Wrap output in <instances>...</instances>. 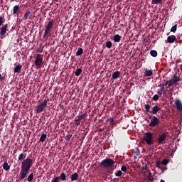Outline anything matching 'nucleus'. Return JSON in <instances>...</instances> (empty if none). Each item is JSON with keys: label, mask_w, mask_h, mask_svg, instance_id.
<instances>
[{"label": "nucleus", "mask_w": 182, "mask_h": 182, "mask_svg": "<svg viewBox=\"0 0 182 182\" xmlns=\"http://www.w3.org/2000/svg\"><path fill=\"white\" fill-rule=\"evenodd\" d=\"M119 2L122 1V0H118Z\"/></svg>", "instance_id": "6e6d98bb"}, {"label": "nucleus", "mask_w": 182, "mask_h": 182, "mask_svg": "<svg viewBox=\"0 0 182 182\" xmlns=\"http://www.w3.org/2000/svg\"><path fill=\"white\" fill-rule=\"evenodd\" d=\"M16 151H17V150H16V149H15V150L14 151V153H16Z\"/></svg>", "instance_id": "603ef678"}, {"label": "nucleus", "mask_w": 182, "mask_h": 182, "mask_svg": "<svg viewBox=\"0 0 182 182\" xmlns=\"http://www.w3.org/2000/svg\"><path fill=\"white\" fill-rule=\"evenodd\" d=\"M120 74H121V73L119 71L114 72L112 73V79L116 80V79L119 78V77H120Z\"/></svg>", "instance_id": "4be33fe9"}, {"label": "nucleus", "mask_w": 182, "mask_h": 182, "mask_svg": "<svg viewBox=\"0 0 182 182\" xmlns=\"http://www.w3.org/2000/svg\"><path fill=\"white\" fill-rule=\"evenodd\" d=\"M181 70L182 71V64H181Z\"/></svg>", "instance_id": "864d4df0"}, {"label": "nucleus", "mask_w": 182, "mask_h": 182, "mask_svg": "<svg viewBox=\"0 0 182 182\" xmlns=\"http://www.w3.org/2000/svg\"><path fill=\"white\" fill-rule=\"evenodd\" d=\"M144 141L146 142V144L151 146L154 143V136L151 132H146L144 134L143 137Z\"/></svg>", "instance_id": "20e7f679"}, {"label": "nucleus", "mask_w": 182, "mask_h": 182, "mask_svg": "<svg viewBox=\"0 0 182 182\" xmlns=\"http://www.w3.org/2000/svg\"><path fill=\"white\" fill-rule=\"evenodd\" d=\"M176 29H177V25H174L171 29V31L173 32V33H175L176 31Z\"/></svg>", "instance_id": "e433bc0d"}, {"label": "nucleus", "mask_w": 182, "mask_h": 182, "mask_svg": "<svg viewBox=\"0 0 182 182\" xmlns=\"http://www.w3.org/2000/svg\"><path fill=\"white\" fill-rule=\"evenodd\" d=\"M176 38L175 36L172 35L167 38V43H173L176 41Z\"/></svg>", "instance_id": "6ab92c4d"}, {"label": "nucleus", "mask_w": 182, "mask_h": 182, "mask_svg": "<svg viewBox=\"0 0 182 182\" xmlns=\"http://www.w3.org/2000/svg\"><path fill=\"white\" fill-rule=\"evenodd\" d=\"M166 134L165 133L161 134L157 139L158 144H164V141L166 140Z\"/></svg>", "instance_id": "ddd939ff"}, {"label": "nucleus", "mask_w": 182, "mask_h": 182, "mask_svg": "<svg viewBox=\"0 0 182 182\" xmlns=\"http://www.w3.org/2000/svg\"><path fill=\"white\" fill-rule=\"evenodd\" d=\"M113 40L116 43H119L120 40H122V36H120L119 34H117L114 36Z\"/></svg>", "instance_id": "b1692460"}, {"label": "nucleus", "mask_w": 182, "mask_h": 182, "mask_svg": "<svg viewBox=\"0 0 182 182\" xmlns=\"http://www.w3.org/2000/svg\"><path fill=\"white\" fill-rule=\"evenodd\" d=\"M164 90V87L163 86V87H161V92H163Z\"/></svg>", "instance_id": "de8ad7c7"}, {"label": "nucleus", "mask_w": 182, "mask_h": 182, "mask_svg": "<svg viewBox=\"0 0 182 182\" xmlns=\"http://www.w3.org/2000/svg\"><path fill=\"white\" fill-rule=\"evenodd\" d=\"M29 170L28 169H24L23 168H21V172H20V177H19V181H23L24 180L26 176L28 173H29Z\"/></svg>", "instance_id": "9b49d317"}, {"label": "nucleus", "mask_w": 182, "mask_h": 182, "mask_svg": "<svg viewBox=\"0 0 182 182\" xmlns=\"http://www.w3.org/2000/svg\"><path fill=\"white\" fill-rule=\"evenodd\" d=\"M148 180L149 181H153L154 180L153 175L151 174V172H149V173L148 175Z\"/></svg>", "instance_id": "2f4dec72"}, {"label": "nucleus", "mask_w": 182, "mask_h": 182, "mask_svg": "<svg viewBox=\"0 0 182 182\" xmlns=\"http://www.w3.org/2000/svg\"><path fill=\"white\" fill-rule=\"evenodd\" d=\"M153 100L156 101L159 100V96L157 95H154Z\"/></svg>", "instance_id": "79ce46f5"}, {"label": "nucleus", "mask_w": 182, "mask_h": 182, "mask_svg": "<svg viewBox=\"0 0 182 182\" xmlns=\"http://www.w3.org/2000/svg\"><path fill=\"white\" fill-rule=\"evenodd\" d=\"M111 125L112 127H114L116 126V122H114Z\"/></svg>", "instance_id": "49530a36"}, {"label": "nucleus", "mask_w": 182, "mask_h": 182, "mask_svg": "<svg viewBox=\"0 0 182 182\" xmlns=\"http://www.w3.org/2000/svg\"><path fill=\"white\" fill-rule=\"evenodd\" d=\"M20 10H21V8L18 5L14 6L12 9L13 15H16L17 17H18L20 14Z\"/></svg>", "instance_id": "4468645a"}, {"label": "nucleus", "mask_w": 182, "mask_h": 182, "mask_svg": "<svg viewBox=\"0 0 182 182\" xmlns=\"http://www.w3.org/2000/svg\"><path fill=\"white\" fill-rule=\"evenodd\" d=\"M84 50L81 48L78 49V50L76 52V55L80 56L83 54Z\"/></svg>", "instance_id": "bb28decb"}, {"label": "nucleus", "mask_w": 182, "mask_h": 182, "mask_svg": "<svg viewBox=\"0 0 182 182\" xmlns=\"http://www.w3.org/2000/svg\"><path fill=\"white\" fill-rule=\"evenodd\" d=\"M4 80H5V78L2 77L1 74H0V81H3Z\"/></svg>", "instance_id": "a18cd8bd"}, {"label": "nucleus", "mask_w": 182, "mask_h": 182, "mask_svg": "<svg viewBox=\"0 0 182 182\" xmlns=\"http://www.w3.org/2000/svg\"><path fill=\"white\" fill-rule=\"evenodd\" d=\"M32 17V13L31 11H27L25 13L23 20L26 21L28 18H31Z\"/></svg>", "instance_id": "f3484780"}, {"label": "nucleus", "mask_w": 182, "mask_h": 182, "mask_svg": "<svg viewBox=\"0 0 182 182\" xmlns=\"http://www.w3.org/2000/svg\"><path fill=\"white\" fill-rule=\"evenodd\" d=\"M137 156H136V155H135V156H134V160H136Z\"/></svg>", "instance_id": "09e8293b"}, {"label": "nucleus", "mask_w": 182, "mask_h": 182, "mask_svg": "<svg viewBox=\"0 0 182 182\" xmlns=\"http://www.w3.org/2000/svg\"><path fill=\"white\" fill-rule=\"evenodd\" d=\"M43 63V57L41 54H37L36 59H35V66L36 67V69H39Z\"/></svg>", "instance_id": "0eeeda50"}, {"label": "nucleus", "mask_w": 182, "mask_h": 182, "mask_svg": "<svg viewBox=\"0 0 182 182\" xmlns=\"http://www.w3.org/2000/svg\"><path fill=\"white\" fill-rule=\"evenodd\" d=\"M180 80L179 77H178L176 74L172 77V78L166 81V84L164 86H166L167 88L170 87L171 86L173 85L176 82Z\"/></svg>", "instance_id": "423d86ee"}, {"label": "nucleus", "mask_w": 182, "mask_h": 182, "mask_svg": "<svg viewBox=\"0 0 182 182\" xmlns=\"http://www.w3.org/2000/svg\"><path fill=\"white\" fill-rule=\"evenodd\" d=\"M82 68H78V69L76 70V71L75 73V75L76 76H80L82 74Z\"/></svg>", "instance_id": "cd10ccee"}, {"label": "nucleus", "mask_w": 182, "mask_h": 182, "mask_svg": "<svg viewBox=\"0 0 182 182\" xmlns=\"http://www.w3.org/2000/svg\"><path fill=\"white\" fill-rule=\"evenodd\" d=\"M121 170L122 171H127V167H126V166H122Z\"/></svg>", "instance_id": "ea45409f"}, {"label": "nucleus", "mask_w": 182, "mask_h": 182, "mask_svg": "<svg viewBox=\"0 0 182 182\" xmlns=\"http://www.w3.org/2000/svg\"><path fill=\"white\" fill-rule=\"evenodd\" d=\"M33 164V159L29 157H27L26 159L23 160L21 163V168H24L26 170H29L32 167Z\"/></svg>", "instance_id": "7ed1b4c3"}, {"label": "nucleus", "mask_w": 182, "mask_h": 182, "mask_svg": "<svg viewBox=\"0 0 182 182\" xmlns=\"http://www.w3.org/2000/svg\"><path fill=\"white\" fill-rule=\"evenodd\" d=\"M148 182H150V181H148Z\"/></svg>", "instance_id": "4d7b16f0"}, {"label": "nucleus", "mask_w": 182, "mask_h": 182, "mask_svg": "<svg viewBox=\"0 0 182 182\" xmlns=\"http://www.w3.org/2000/svg\"><path fill=\"white\" fill-rule=\"evenodd\" d=\"M147 170V165L141 167V171H146Z\"/></svg>", "instance_id": "a19ab883"}, {"label": "nucleus", "mask_w": 182, "mask_h": 182, "mask_svg": "<svg viewBox=\"0 0 182 182\" xmlns=\"http://www.w3.org/2000/svg\"><path fill=\"white\" fill-rule=\"evenodd\" d=\"M27 154L21 153L18 155V161H21L22 160H25Z\"/></svg>", "instance_id": "412c9836"}, {"label": "nucleus", "mask_w": 182, "mask_h": 182, "mask_svg": "<svg viewBox=\"0 0 182 182\" xmlns=\"http://www.w3.org/2000/svg\"><path fill=\"white\" fill-rule=\"evenodd\" d=\"M22 65H21V64H18L14 68V72L15 73H20L22 70Z\"/></svg>", "instance_id": "a211bd4d"}, {"label": "nucleus", "mask_w": 182, "mask_h": 182, "mask_svg": "<svg viewBox=\"0 0 182 182\" xmlns=\"http://www.w3.org/2000/svg\"><path fill=\"white\" fill-rule=\"evenodd\" d=\"M2 167L5 171H8V170H10L11 166L9 165L8 162H4L2 165Z\"/></svg>", "instance_id": "5701e85b"}, {"label": "nucleus", "mask_w": 182, "mask_h": 182, "mask_svg": "<svg viewBox=\"0 0 182 182\" xmlns=\"http://www.w3.org/2000/svg\"><path fill=\"white\" fill-rule=\"evenodd\" d=\"M175 105H176L177 109L179 111L182 112V104H181V101L179 100H177L176 101Z\"/></svg>", "instance_id": "aec40b11"}, {"label": "nucleus", "mask_w": 182, "mask_h": 182, "mask_svg": "<svg viewBox=\"0 0 182 182\" xmlns=\"http://www.w3.org/2000/svg\"><path fill=\"white\" fill-rule=\"evenodd\" d=\"M100 132H103V129H100Z\"/></svg>", "instance_id": "5fc2aeb1"}, {"label": "nucleus", "mask_w": 182, "mask_h": 182, "mask_svg": "<svg viewBox=\"0 0 182 182\" xmlns=\"http://www.w3.org/2000/svg\"><path fill=\"white\" fill-rule=\"evenodd\" d=\"M73 137V134H68V135H66L65 136V140H66L67 141H70V139H72Z\"/></svg>", "instance_id": "c756f323"}, {"label": "nucleus", "mask_w": 182, "mask_h": 182, "mask_svg": "<svg viewBox=\"0 0 182 182\" xmlns=\"http://www.w3.org/2000/svg\"><path fill=\"white\" fill-rule=\"evenodd\" d=\"M163 0H152L151 4H161Z\"/></svg>", "instance_id": "7c9ffc66"}, {"label": "nucleus", "mask_w": 182, "mask_h": 182, "mask_svg": "<svg viewBox=\"0 0 182 182\" xmlns=\"http://www.w3.org/2000/svg\"><path fill=\"white\" fill-rule=\"evenodd\" d=\"M144 75L146 77H150V76L153 75V71H151V70H146L145 73H144Z\"/></svg>", "instance_id": "a878e982"}, {"label": "nucleus", "mask_w": 182, "mask_h": 182, "mask_svg": "<svg viewBox=\"0 0 182 182\" xmlns=\"http://www.w3.org/2000/svg\"><path fill=\"white\" fill-rule=\"evenodd\" d=\"M135 156H140V149L138 147L136 148V151L134 152Z\"/></svg>", "instance_id": "f704fd0d"}, {"label": "nucleus", "mask_w": 182, "mask_h": 182, "mask_svg": "<svg viewBox=\"0 0 182 182\" xmlns=\"http://www.w3.org/2000/svg\"><path fill=\"white\" fill-rule=\"evenodd\" d=\"M5 19L4 17L0 16V36L1 38H4L5 37H6V34H7V31H9L8 27L9 25L8 24H5L4 25V23H5Z\"/></svg>", "instance_id": "f257e3e1"}, {"label": "nucleus", "mask_w": 182, "mask_h": 182, "mask_svg": "<svg viewBox=\"0 0 182 182\" xmlns=\"http://www.w3.org/2000/svg\"><path fill=\"white\" fill-rule=\"evenodd\" d=\"M58 177V179L60 180L61 181H67L68 176L66 175L65 173L62 172L60 175Z\"/></svg>", "instance_id": "dca6fc26"}, {"label": "nucleus", "mask_w": 182, "mask_h": 182, "mask_svg": "<svg viewBox=\"0 0 182 182\" xmlns=\"http://www.w3.org/2000/svg\"><path fill=\"white\" fill-rule=\"evenodd\" d=\"M55 25V21L53 20H50L47 26H46V30L43 34V38H46L48 36V35L50 34L51 29L53 28Z\"/></svg>", "instance_id": "39448f33"}, {"label": "nucleus", "mask_w": 182, "mask_h": 182, "mask_svg": "<svg viewBox=\"0 0 182 182\" xmlns=\"http://www.w3.org/2000/svg\"><path fill=\"white\" fill-rule=\"evenodd\" d=\"M160 182H165V181L163 180V179H161V180L160 181Z\"/></svg>", "instance_id": "3c124183"}, {"label": "nucleus", "mask_w": 182, "mask_h": 182, "mask_svg": "<svg viewBox=\"0 0 182 182\" xmlns=\"http://www.w3.org/2000/svg\"><path fill=\"white\" fill-rule=\"evenodd\" d=\"M150 54L153 57H156L157 56V52L156 50H151L150 51Z\"/></svg>", "instance_id": "473e14b6"}, {"label": "nucleus", "mask_w": 182, "mask_h": 182, "mask_svg": "<svg viewBox=\"0 0 182 182\" xmlns=\"http://www.w3.org/2000/svg\"><path fill=\"white\" fill-rule=\"evenodd\" d=\"M59 181H60V180H59V177L58 176L55 177L51 181V182H59Z\"/></svg>", "instance_id": "4c0bfd02"}, {"label": "nucleus", "mask_w": 182, "mask_h": 182, "mask_svg": "<svg viewBox=\"0 0 182 182\" xmlns=\"http://www.w3.org/2000/svg\"><path fill=\"white\" fill-rule=\"evenodd\" d=\"M158 94L161 95L162 92H158Z\"/></svg>", "instance_id": "8fccbe9b"}, {"label": "nucleus", "mask_w": 182, "mask_h": 182, "mask_svg": "<svg viewBox=\"0 0 182 182\" xmlns=\"http://www.w3.org/2000/svg\"><path fill=\"white\" fill-rule=\"evenodd\" d=\"M109 124H113V123L114 122V119H113V118H109Z\"/></svg>", "instance_id": "37998d69"}, {"label": "nucleus", "mask_w": 182, "mask_h": 182, "mask_svg": "<svg viewBox=\"0 0 182 182\" xmlns=\"http://www.w3.org/2000/svg\"><path fill=\"white\" fill-rule=\"evenodd\" d=\"M114 161L113 159L108 158L103 159L102 162L100 164V166L103 168H110L114 166Z\"/></svg>", "instance_id": "f03ea898"}, {"label": "nucleus", "mask_w": 182, "mask_h": 182, "mask_svg": "<svg viewBox=\"0 0 182 182\" xmlns=\"http://www.w3.org/2000/svg\"><path fill=\"white\" fill-rule=\"evenodd\" d=\"M161 164H163V166H166V164H168V160L167 159H164Z\"/></svg>", "instance_id": "58836bf2"}, {"label": "nucleus", "mask_w": 182, "mask_h": 182, "mask_svg": "<svg viewBox=\"0 0 182 182\" xmlns=\"http://www.w3.org/2000/svg\"><path fill=\"white\" fill-rule=\"evenodd\" d=\"M161 164V163L160 161H157V162L156 163V167H160Z\"/></svg>", "instance_id": "c03bdc74"}, {"label": "nucleus", "mask_w": 182, "mask_h": 182, "mask_svg": "<svg viewBox=\"0 0 182 182\" xmlns=\"http://www.w3.org/2000/svg\"><path fill=\"white\" fill-rule=\"evenodd\" d=\"M112 45L113 44L112 43V41H107L106 44H105L106 47L108 48H112Z\"/></svg>", "instance_id": "72a5a7b5"}, {"label": "nucleus", "mask_w": 182, "mask_h": 182, "mask_svg": "<svg viewBox=\"0 0 182 182\" xmlns=\"http://www.w3.org/2000/svg\"><path fill=\"white\" fill-rule=\"evenodd\" d=\"M34 175L33 173H31L27 178L28 182H32L33 181Z\"/></svg>", "instance_id": "c85d7f7f"}, {"label": "nucleus", "mask_w": 182, "mask_h": 182, "mask_svg": "<svg viewBox=\"0 0 182 182\" xmlns=\"http://www.w3.org/2000/svg\"><path fill=\"white\" fill-rule=\"evenodd\" d=\"M150 105H145V109L146 112L152 113L153 114H156L159 110H161V107L157 105H155L152 108V111H150Z\"/></svg>", "instance_id": "1a4fd4ad"}, {"label": "nucleus", "mask_w": 182, "mask_h": 182, "mask_svg": "<svg viewBox=\"0 0 182 182\" xmlns=\"http://www.w3.org/2000/svg\"><path fill=\"white\" fill-rule=\"evenodd\" d=\"M85 115H86L85 114H82L78 115L75 117V125L76 127H78V126L80 125L81 121L85 117Z\"/></svg>", "instance_id": "f8f14e48"}, {"label": "nucleus", "mask_w": 182, "mask_h": 182, "mask_svg": "<svg viewBox=\"0 0 182 182\" xmlns=\"http://www.w3.org/2000/svg\"><path fill=\"white\" fill-rule=\"evenodd\" d=\"M48 101H49V99L43 100L42 103L37 106L36 113H41L44 111L48 106Z\"/></svg>", "instance_id": "6e6552de"}, {"label": "nucleus", "mask_w": 182, "mask_h": 182, "mask_svg": "<svg viewBox=\"0 0 182 182\" xmlns=\"http://www.w3.org/2000/svg\"><path fill=\"white\" fill-rule=\"evenodd\" d=\"M79 178V174L77 172H75L70 176L71 182L77 181Z\"/></svg>", "instance_id": "2eb2a0df"}, {"label": "nucleus", "mask_w": 182, "mask_h": 182, "mask_svg": "<svg viewBox=\"0 0 182 182\" xmlns=\"http://www.w3.org/2000/svg\"><path fill=\"white\" fill-rule=\"evenodd\" d=\"M149 119H151V122L149 124V127H154L160 122V120L155 116L150 117Z\"/></svg>", "instance_id": "9d476101"}, {"label": "nucleus", "mask_w": 182, "mask_h": 182, "mask_svg": "<svg viewBox=\"0 0 182 182\" xmlns=\"http://www.w3.org/2000/svg\"><path fill=\"white\" fill-rule=\"evenodd\" d=\"M122 174H123V172H122V171H118L115 173V176H116V177H120V176H122Z\"/></svg>", "instance_id": "c9c22d12"}, {"label": "nucleus", "mask_w": 182, "mask_h": 182, "mask_svg": "<svg viewBox=\"0 0 182 182\" xmlns=\"http://www.w3.org/2000/svg\"><path fill=\"white\" fill-rule=\"evenodd\" d=\"M47 139V135L46 134H43L40 137V142L44 143Z\"/></svg>", "instance_id": "393cba45"}]
</instances>
